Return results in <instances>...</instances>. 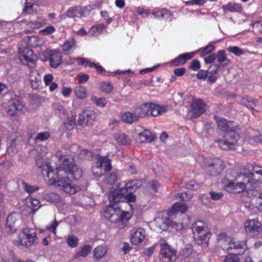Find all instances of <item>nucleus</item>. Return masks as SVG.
Returning <instances> with one entry per match:
<instances>
[{"label":"nucleus","mask_w":262,"mask_h":262,"mask_svg":"<svg viewBox=\"0 0 262 262\" xmlns=\"http://www.w3.org/2000/svg\"><path fill=\"white\" fill-rule=\"evenodd\" d=\"M55 157L57 158L56 161V169L54 170L50 162H46L44 164L43 158L36 156L33 157L36 160V164L38 168L42 169V174L43 177L50 178V174L53 173L56 175L52 183L56 187L66 191V156L61 151L56 152Z\"/></svg>","instance_id":"obj_1"},{"label":"nucleus","mask_w":262,"mask_h":262,"mask_svg":"<svg viewBox=\"0 0 262 262\" xmlns=\"http://www.w3.org/2000/svg\"><path fill=\"white\" fill-rule=\"evenodd\" d=\"M214 119L219 129L225 132L224 139L216 140L219 146L224 150L233 149L235 144L239 138L237 123L233 121H228L227 120L216 116H214Z\"/></svg>","instance_id":"obj_2"},{"label":"nucleus","mask_w":262,"mask_h":262,"mask_svg":"<svg viewBox=\"0 0 262 262\" xmlns=\"http://www.w3.org/2000/svg\"><path fill=\"white\" fill-rule=\"evenodd\" d=\"M67 193L74 194L80 190V188L71 182V179H79L82 176V171L74 164L73 156L67 155Z\"/></svg>","instance_id":"obj_3"},{"label":"nucleus","mask_w":262,"mask_h":262,"mask_svg":"<svg viewBox=\"0 0 262 262\" xmlns=\"http://www.w3.org/2000/svg\"><path fill=\"white\" fill-rule=\"evenodd\" d=\"M253 173H241L237 175L236 180L237 182L230 181L227 179H224L223 181L225 186L229 189V191L234 193H240L244 190H247V188H250V182L251 178L253 176Z\"/></svg>","instance_id":"obj_4"},{"label":"nucleus","mask_w":262,"mask_h":262,"mask_svg":"<svg viewBox=\"0 0 262 262\" xmlns=\"http://www.w3.org/2000/svg\"><path fill=\"white\" fill-rule=\"evenodd\" d=\"M110 205H114L120 202L133 203L136 200V196L124 187L121 189L111 188L108 195Z\"/></svg>","instance_id":"obj_5"},{"label":"nucleus","mask_w":262,"mask_h":262,"mask_svg":"<svg viewBox=\"0 0 262 262\" xmlns=\"http://www.w3.org/2000/svg\"><path fill=\"white\" fill-rule=\"evenodd\" d=\"M36 239L34 230L26 228L19 233L16 241L20 245L30 247L35 243Z\"/></svg>","instance_id":"obj_6"},{"label":"nucleus","mask_w":262,"mask_h":262,"mask_svg":"<svg viewBox=\"0 0 262 262\" xmlns=\"http://www.w3.org/2000/svg\"><path fill=\"white\" fill-rule=\"evenodd\" d=\"M19 59L23 64L29 68H34L36 66V61L33 51L27 47H20L18 49Z\"/></svg>","instance_id":"obj_7"},{"label":"nucleus","mask_w":262,"mask_h":262,"mask_svg":"<svg viewBox=\"0 0 262 262\" xmlns=\"http://www.w3.org/2000/svg\"><path fill=\"white\" fill-rule=\"evenodd\" d=\"M224 168V162L219 158L208 161L204 166L206 173L211 176H217L223 170Z\"/></svg>","instance_id":"obj_8"},{"label":"nucleus","mask_w":262,"mask_h":262,"mask_svg":"<svg viewBox=\"0 0 262 262\" xmlns=\"http://www.w3.org/2000/svg\"><path fill=\"white\" fill-rule=\"evenodd\" d=\"M24 107V105L18 99L11 98L5 106V113L11 117H15Z\"/></svg>","instance_id":"obj_9"},{"label":"nucleus","mask_w":262,"mask_h":262,"mask_svg":"<svg viewBox=\"0 0 262 262\" xmlns=\"http://www.w3.org/2000/svg\"><path fill=\"white\" fill-rule=\"evenodd\" d=\"M160 258L162 262H174L177 259V251L168 244L162 243Z\"/></svg>","instance_id":"obj_10"},{"label":"nucleus","mask_w":262,"mask_h":262,"mask_svg":"<svg viewBox=\"0 0 262 262\" xmlns=\"http://www.w3.org/2000/svg\"><path fill=\"white\" fill-rule=\"evenodd\" d=\"M205 111V104L200 99H193L189 111L191 119H195L203 114Z\"/></svg>","instance_id":"obj_11"},{"label":"nucleus","mask_w":262,"mask_h":262,"mask_svg":"<svg viewBox=\"0 0 262 262\" xmlns=\"http://www.w3.org/2000/svg\"><path fill=\"white\" fill-rule=\"evenodd\" d=\"M245 228L247 234L255 236L262 232V223L257 220H250L245 223Z\"/></svg>","instance_id":"obj_12"},{"label":"nucleus","mask_w":262,"mask_h":262,"mask_svg":"<svg viewBox=\"0 0 262 262\" xmlns=\"http://www.w3.org/2000/svg\"><path fill=\"white\" fill-rule=\"evenodd\" d=\"M96 115L92 111H85L79 114L77 124L82 126L92 125L96 120Z\"/></svg>","instance_id":"obj_13"},{"label":"nucleus","mask_w":262,"mask_h":262,"mask_svg":"<svg viewBox=\"0 0 262 262\" xmlns=\"http://www.w3.org/2000/svg\"><path fill=\"white\" fill-rule=\"evenodd\" d=\"M103 216L105 219L114 223L120 222V219L122 217L120 214V210L115 208L111 205H109L106 208L103 213Z\"/></svg>","instance_id":"obj_14"},{"label":"nucleus","mask_w":262,"mask_h":262,"mask_svg":"<svg viewBox=\"0 0 262 262\" xmlns=\"http://www.w3.org/2000/svg\"><path fill=\"white\" fill-rule=\"evenodd\" d=\"M19 218V215L15 213H11L7 217L6 222V228L8 234L16 231L15 225Z\"/></svg>","instance_id":"obj_15"},{"label":"nucleus","mask_w":262,"mask_h":262,"mask_svg":"<svg viewBox=\"0 0 262 262\" xmlns=\"http://www.w3.org/2000/svg\"><path fill=\"white\" fill-rule=\"evenodd\" d=\"M29 81L33 89H37L41 83V76L36 70H31L29 73Z\"/></svg>","instance_id":"obj_16"},{"label":"nucleus","mask_w":262,"mask_h":262,"mask_svg":"<svg viewBox=\"0 0 262 262\" xmlns=\"http://www.w3.org/2000/svg\"><path fill=\"white\" fill-rule=\"evenodd\" d=\"M194 55V52L186 53L180 55L177 58L171 61V64L174 66L184 64L188 59L192 58Z\"/></svg>","instance_id":"obj_17"},{"label":"nucleus","mask_w":262,"mask_h":262,"mask_svg":"<svg viewBox=\"0 0 262 262\" xmlns=\"http://www.w3.org/2000/svg\"><path fill=\"white\" fill-rule=\"evenodd\" d=\"M150 107L149 103H144L135 108V115L137 116L138 120L140 118H144L146 116H149Z\"/></svg>","instance_id":"obj_18"},{"label":"nucleus","mask_w":262,"mask_h":262,"mask_svg":"<svg viewBox=\"0 0 262 262\" xmlns=\"http://www.w3.org/2000/svg\"><path fill=\"white\" fill-rule=\"evenodd\" d=\"M50 63L52 68H57L61 62V53L56 50H51L49 54Z\"/></svg>","instance_id":"obj_19"},{"label":"nucleus","mask_w":262,"mask_h":262,"mask_svg":"<svg viewBox=\"0 0 262 262\" xmlns=\"http://www.w3.org/2000/svg\"><path fill=\"white\" fill-rule=\"evenodd\" d=\"M150 109H149V116L157 117L166 112L168 110L167 106H160L155 103H149Z\"/></svg>","instance_id":"obj_20"},{"label":"nucleus","mask_w":262,"mask_h":262,"mask_svg":"<svg viewBox=\"0 0 262 262\" xmlns=\"http://www.w3.org/2000/svg\"><path fill=\"white\" fill-rule=\"evenodd\" d=\"M145 231L143 228H138L131 237V242L137 245L141 243L145 238Z\"/></svg>","instance_id":"obj_21"},{"label":"nucleus","mask_w":262,"mask_h":262,"mask_svg":"<svg viewBox=\"0 0 262 262\" xmlns=\"http://www.w3.org/2000/svg\"><path fill=\"white\" fill-rule=\"evenodd\" d=\"M84 15V10L81 7H73L69 9L67 12V16L73 18L75 20L76 18H79Z\"/></svg>","instance_id":"obj_22"},{"label":"nucleus","mask_w":262,"mask_h":262,"mask_svg":"<svg viewBox=\"0 0 262 262\" xmlns=\"http://www.w3.org/2000/svg\"><path fill=\"white\" fill-rule=\"evenodd\" d=\"M211 236V233L209 231H205L201 234L195 236V240H194L196 244L199 245H203L206 247L208 246L209 240Z\"/></svg>","instance_id":"obj_23"},{"label":"nucleus","mask_w":262,"mask_h":262,"mask_svg":"<svg viewBox=\"0 0 262 262\" xmlns=\"http://www.w3.org/2000/svg\"><path fill=\"white\" fill-rule=\"evenodd\" d=\"M47 152V148L46 146L42 145H38L34 149L30 150L29 155L31 157H38L43 158Z\"/></svg>","instance_id":"obj_24"},{"label":"nucleus","mask_w":262,"mask_h":262,"mask_svg":"<svg viewBox=\"0 0 262 262\" xmlns=\"http://www.w3.org/2000/svg\"><path fill=\"white\" fill-rule=\"evenodd\" d=\"M258 100L252 98H249L247 96L243 97L240 100V103L248 108L249 109L254 110L253 106H256L258 104Z\"/></svg>","instance_id":"obj_25"},{"label":"nucleus","mask_w":262,"mask_h":262,"mask_svg":"<svg viewBox=\"0 0 262 262\" xmlns=\"http://www.w3.org/2000/svg\"><path fill=\"white\" fill-rule=\"evenodd\" d=\"M216 58L217 61L220 63L219 64L222 68L228 66L230 63V60L227 58L226 54L224 50H220L217 52L216 55Z\"/></svg>","instance_id":"obj_26"},{"label":"nucleus","mask_w":262,"mask_h":262,"mask_svg":"<svg viewBox=\"0 0 262 262\" xmlns=\"http://www.w3.org/2000/svg\"><path fill=\"white\" fill-rule=\"evenodd\" d=\"M142 185V181L139 180H133L128 181L125 185L124 188L127 189L129 192L133 193L139 187H141Z\"/></svg>","instance_id":"obj_27"},{"label":"nucleus","mask_w":262,"mask_h":262,"mask_svg":"<svg viewBox=\"0 0 262 262\" xmlns=\"http://www.w3.org/2000/svg\"><path fill=\"white\" fill-rule=\"evenodd\" d=\"M138 135L139 139L141 142H151L154 141L156 138L149 130H144L143 132L139 133Z\"/></svg>","instance_id":"obj_28"},{"label":"nucleus","mask_w":262,"mask_h":262,"mask_svg":"<svg viewBox=\"0 0 262 262\" xmlns=\"http://www.w3.org/2000/svg\"><path fill=\"white\" fill-rule=\"evenodd\" d=\"M114 138L118 144L122 145H128L130 142V139L128 136L123 133L115 134Z\"/></svg>","instance_id":"obj_29"},{"label":"nucleus","mask_w":262,"mask_h":262,"mask_svg":"<svg viewBox=\"0 0 262 262\" xmlns=\"http://www.w3.org/2000/svg\"><path fill=\"white\" fill-rule=\"evenodd\" d=\"M135 111H134L132 113L125 112L122 115V120L125 123L132 124L134 122L138 121V119L137 116L135 115Z\"/></svg>","instance_id":"obj_30"},{"label":"nucleus","mask_w":262,"mask_h":262,"mask_svg":"<svg viewBox=\"0 0 262 262\" xmlns=\"http://www.w3.org/2000/svg\"><path fill=\"white\" fill-rule=\"evenodd\" d=\"M97 162L102 167L104 172L108 171L112 169L111 160L106 157L101 158Z\"/></svg>","instance_id":"obj_31"},{"label":"nucleus","mask_w":262,"mask_h":262,"mask_svg":"<svg viewBox=\"0 0 262 262\" xmlns=\"http://www.w3.org/2000/svg\"><path fill=\"white\" fill-rule=\"evenodd\" d=\"M223 10L226 12V11L230 12H241L242 8L238 4L229 3L226 5L222 6Z\"/></svg>","instance_id":"obj_32"},{"label":"nucleus","mask_w":262,"mask_h":262,"mask_svg":"<svg viewBox=\"0 0 262 262\" xmlns=\"http://www.w3.org/2000/svg\"><path fill=\"white\" fill-rule=\"evenodd\" d=\"M107 250L105 245L98 246L94 249V255L97 259L101 258L106 254Z\"/></svg>","instance_id":"obj_33"},{"label":"nucleus","mask_w":262,"mask_h":262,"mask_svg":"<svg viewBox=\"0 0 262 262\" xmlns=\"http://www.w3.org/2000/svg\"><path fill=\"white\" fill-rule=\"evenodd\" d=\"M247 168L250 170H251L253 172H250V173H253L254 175L251 178V182H253V181H256L258 182L260 179H256L255 178V174H258L260 176H262V167H260L258 166H255L254 167L252 165H247Z\"/></svg>","instance_id":"obj_34"},{"label":"nucleus","mask_w":262,"mask_h":262,"mask_svg":"<svg viewBox=\"0 0 262 262\" xmlns=\"http://www.w3.org/2000/svg\"><path fill=\"white\" fill-rule=\"evenodd\" d=\"M27 206L31 209L32 211H36L40 207V203L38 199L35 198H28L27 200Z\"/></svg>","instance_id":"obj_35"},{"label":"nucleus","mask_w":262,"mask_h":262,"mask_svg":"<svg viewBox=\"0 0 262 262\" xmlns=\"http://www.w3.org/2000/svg\"><path fill=\"white\" fill-rule=\"evenodd\" d=\"M171 221L169 217L157 219V222L159 227L163 231H166Z\"/></svg>","instance_id":"obj_36"},{"label":"nucleus","mask_w":262,"mask_h":262,"mask_svg":"<svg viewBox=\"0 0 262 262\" xmlns=\"http://www.w3.org/2000/svg\"><path fill=\"white\" fill-rule=\"evenodd\" d=\"M47 24L46 20L43 18H38L37 19L31 21L28 23L29 27L32 29H38Z\"/></svg>","instance_id":"obj_37"},{"label":"nucleus","mask_w":262,"mask_h":262,"mask_svg":"<svg viewBox=\"0 0 262 262\" xmlns=\"http://www.w3.org/2000/svg\"><path fill=\"white\" fill-rule=\"evenodd\" d=\"M92 249V247L90 245H85L84 247H83L81 250L77 252L74 257L75 258H78L80 257H86L89 253L90 252Z\"/></svg>","instance_id":"obj_38"},{"label":"nucleus","mask_w":262,"mask_h":262,"mask_svg":"<svg viewBox=\"0 0 262 262\" xmlns=\"http://www.w3.org/2000/svg\"><path fill=\"white\" fill-rule=\"evenodd\" d=\"M78 237L74 235H68L67 238V244L69 247L72 248H74L77 247L78 245Z\"/></svg>","instance_id":"obj_39"},{"label":"nucleus","mask_w":262,"mask_h":262,"mask_svg":"<svg viewBox=\"0 0 262 262\" xmlns=\"http://www.w3.org/2000/svg\"><path fill=\"white\" fill-rule=\"evenodd\" d=\"M92 171L93 175L97 178L102 176L105 173L98 162H97L96 165L92 167Z\"/></svg>","instance_id":"obj_40"},{"label":"nucleus","mask_w":262,"mask_h":262,"mask_svg":"<svg viewBox=\"0 0 262 262\" xmlns=\"http://www.w3.org/2000/svg\"><path fill=\"white\" fill-rule=\"evenodd\" d=\"M76 97L79 99H83L86 97V90L85 87H77L74 91Z\"/></svg>","instance_id":"obj_41"},{"label":"nucleus","mask_w":262,"mask_h":262,"mask_svg":"<svg viewBox=\"0 0 262 262\" xmlns=\"http://www.w3.org/2000/svg\"><path fill=\"white\" fill-rule=\"evenodd\" d=\"M253 182H251L250 181V186H251L250 188H247L246 191L249 197H255L256 196H258L259 194V190L256 187L255 185H252V183Z\"/></svg>","instance_id":"obj_42"},{"label":"nucleus","mask_w":262,"mask_h":262,"mask_svg":"<svg viewBox=\"0 0 262 262\" xmlns=\"http://www.w3.org/2000/svg\"><path fill=\"white\" fill-rule=\"evenodd\" d=\"M206 226H192L191 230L192 232L193 233V238L195 240V236L196 237L200 234H201L202 233L206 231Z\"/></svg>","instance_id":"obj_43"},{"label":"nucleus","mask_w":262,"mask_h":262,"mask_svg":"<svg viewBox=\"0 0 262 262\" xmlns=\"http://www.w3.org/2000/svg\"><path fill=\"white\" fill-rule=\"evenodd\" d=\"M193 249L191 245H187L180 252V255L184 258L189 257L192 254Z\"/></svg>","instance_id":"obj_44"},{"label":"nucleus","mask_w":262,"mask_h":262,"mask_svg":"<svg viewBox=\"0 0 262 262\" xmlns=\"http://www.w3.org/2000/svg\"><path fill=\"white\" fill-rule=\"evenodd\" d=\"M104 28V26L101 24L92 26L90 31L92 35L96 36L99 34L101 33Z\"/></svg>","instance_id":"obj_45"},{"label":"nucleus","mask_w":262,"mask_h":262,"mask_svg":"<svg viewBox=\"0 0 262 262\" xmlns=\"http://www.w3.org/2000/svg\"><path fill=\"white\" fill-rule=\"evenodd\" d=\"M67 221L71 226H76L80 221V218L76 215H70L67 217Z\"/></svg>","instance_id":"obj_46"},{"label":"nucleus","mask_w":262,"mask_h":262,"mask_svg":"<svg viewBox=\"0 0 262 262\" xmlns=\"http://www.w3.org/2000/svg\"><path fill=\"white\" fill-rule=\"evenodd\" d=\"M91 100L96 105L102 107H104L107 103L106 99L104 97L98 98L96 96H93L91 97Z\"/></svg>","instance_id":"obj_47"},{"label":"nucleus","mask_w":262,"mask_h":262,"mask_svg":"<svg viewBox=\"0 0 262 262\" xmlns=\"http://www.w3.org/2000/svg\"><path fill=\"white\" fill-rule=\"evenodd\" d=\"M79 156L80 158L88 159L89 160L93 159V154L92 152L88 149L81 150L79 154Z\"/></svg>","instance_id":"obj_48"},{"label":"nucleus","mask_w":262,"mask_h":262,"mask_svg":"<svg viewBox=\"0 0 262 262\" xmlns=\"http://www.w3.org/2000/svg\"><path fill=\"white\" fill-rule=\"evenodd\" d=\"M71 118L69 120V123H67V130H72L75 125V117L76 114L75 113L71 112Z\"/></svg>","instance_id":"obj_49"},{"label":"nucleus","mask_w":262,"mask_h":262,"mask_svg":"<svg viewBox=\"0 0 262 262\" xmlns=\"http://www.w3.org/2000/svg\"><path fill=\"white\" fill-rule=\"evenodd\" d=\"M100 90L103 92L110 93L113 90V86L110 82H103L101 83Z\"/></svg>","instance_id":"obj_50"},{"label":"nucleus","mask_w":262,"mask_h":262,"mask_svg":"<svg viewBox=\"0 0 262 262\" xmlns=\"http://www.w3.org/2000/svg\"><path fill=\"white\" fill-rule=\"evenodd\" d=\"M50 137V133L48 132H40L37 134L35 137L36 141H44L47 140Z\"/></svg>","instance_id":"obj_51"},{"label":"nucleus","mask_w":262,"mask_h":262,"mask_svg":"<svg viewBox=\"0 0 262 262\" xmlns=\"http://www.w3.org/2000/svg\"><path fill=\"white\" fill-rule=\"evenodd\" d=\"M55 31V28L52 26H48L43 29L39 31V33L42 35H48L53 33Z\"/></svg>","instance_id":"obj_52"},{"label":"nucleus","mask_w":262,"mask_h":262,"mask_svg":"<svg viewBox=\"0 0 262 262\" xmlns=\"http://www.w3.org/2000/svg\"><path fill=\"white\" fill-rule=\"evenodd\" d=\"M186 188L191 190H196L201 187L200 184L196 183L194 180H191L186 185Z\"/></svg>","instance_id":"obj_53"},{"label":"nucleus","mask_w":262,"mask_h":262,"mask_svg":"<svg viewBox=\"0 0 262 262\" xmlns=\"http://www.w3.org/2000/svg\"><path fill=\"white\" fill-rule=\"evenodd\" d=\"M173 207L177 211H180L182 213L185 212L188 208L186 204L178 202L174 203Z\"/></svg>","instance_id":"obj_54"},{"label":"nucleus","mask_w":262,"mask_h":262,"mask_svg":"<svg viewBox=\"0 0 262 262\" xmlns=\"http://www.w3.org/2000/svg\"><path fill=\"white\" fill-rule=\"evenodd\" d=\"M227 51L234 54L236 56H240L243 54V51L236 46H230L227 49Z\"/></svg>","instance_id":"obj_55"},{"label":"nucleus","mask_w":262,"mask_h":262,"mask_svg":"<svg viewBox=\"0 0 262 262\" xmlns=\"http://www.w3.org/2000/svg\"><path fill=\"white\" fill-rule=\"evenodd\" d=\"M246 246V243L245 242H241L238 241H235L234 242V247L235 250H240L237 251V255L240 254L241 253V250H243Z\"/></svg>","instance_id":"obj_56"},{"label":"nucleus","mask_w":262,"mask_h":262,"mask_svg":"<svg viewBox=\"0 0 262 262\" xmlns=\"http://www.w3.org/2000/svg\"><path fill=\"white\" fill-rule=\"evenodd\" d=\"M224 262H240V260L237 254H230L225 257Z\"/></svg>","instance_id":"obj_57"},{"label":"nucleus","mask_w":262,"mask_h":262,"mask_svg":"<svg viewBox=\"0 0 262 262\" xmlns=\"http://www.w3.org/2000/svg\"><path fill=\"white\" fill-rule=\"evenodd\" d=\"M24 189L28 193H32L38 189V187L36 186H32L28 184L26 182L23 183Z\"/></svg>","instance_id":"obj_58"},{"label":"nucleus","mask_w":262,"mask_h":262,"mask_svg":"<svg viewBox=\"0 0 262 262\" xmlns=\"http://www.w3.org/2000/svg\"><path fill=\"white\" fill-rule=\"evenodd\" d=\"M76 47V41L73 38H70L67 40V54L72 49Z\"/></svg>","instance_id":"obj_59"},{"label":"nucleus","mask_w":262,"mask_h":262,"mask_svg":"<svg viewBox=\"0 0 262 262\" xmlns=\"http://www.w3.org/2000/svg\"><path fill=\"white\" fill-rule=\"evenodd\" d=\"M209 195L211 199L214 201L220 200L223 196V193L221 192H217L212 191L209 192Z\"/></svg>","instance_id":"obj_60"},{"label":"nucleus","mask_w":262,"mask_h":262,"mask_svg":"<svg viewBox=\"0 0 262 262\" xmlns=\"http://www.w3.org/2000/svg\"><path fill=\"white\" fill-rule=\"evenodd\" d=\"M117 179V176L116 173H111L110 176L106 178L105 182L107 184H114Z\"/></svg>","instance_id":"obj_61"},{"label":"nucleus","mask_w":262,"mask_h":262,"mask_svg":"<svg viewBox=\"0 0 262 262\" xmlns=\"http://www.w3.org/2000/svg\"><path fill=\"white\" fill-rule=\"evenodd\" d=\"M178 227L179 225L178 224L173 223L171 221L166 231L169 232L175 233L178 231Z\"/></svg>","instance_id":"obj_62"},{"label":"nucleus","mask_w":262,"mask_h":262,"mask_svg":"<svg viewBox=\"0 0 262 262\" xmlns=\"http://www.w3.org/2000/svg\"><path fill=\"white\" fill-rule=\"evenodd\" d=\"M53 76L51 74H45L43 77V81L46 85H49L53 82Z\"/></svg>","instance_id":"obj_63"},{"label":"nucleus","mask_w":262,"mask_h":262,"mask_svg":"<svg viewBox=\"0 0 262 262\" xmlns=\"http://www.w3.org/2000/svg\"><path fill=\"white\" fill-rule=\"evenodd\" d=\"M256 205L258 210L262 212V192L256 198Z\"/></svg>","instance_id":"obj_64"}]
</instances>
